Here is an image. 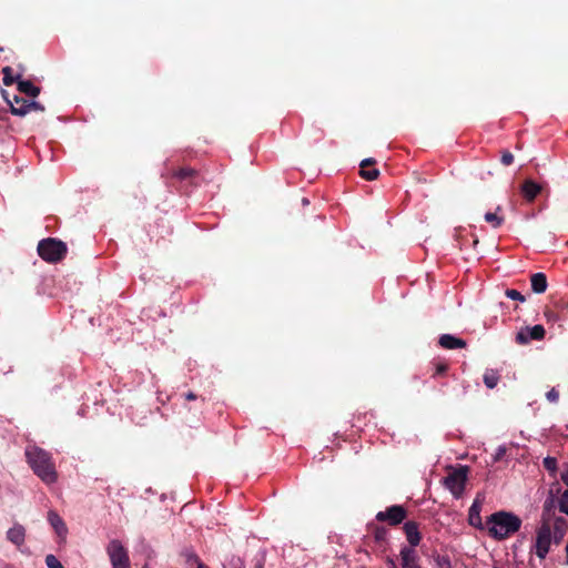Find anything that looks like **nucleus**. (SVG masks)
Returning <instances> with one entry per match:
<instances>
[{"label":"nucleus","instance_id":"nucleus-1","mask_svg":"<svg viewBox=\"0 0 568 568\" xmlns=\"http://www.w3.org/2000/svg\"><path fill=\"white\" fill-rule=\"evenodd\" d=\"M521 519L509 511L500 510L491 514L486 520V528L489 535L501 540L520 529Z\"/></svg>","mask_w":568,"mask_h":568},{"label":"nucleus","instance_id":"nucleus-2","mask_svg":"<svg viewBox=\"0 0 568 568\" xmlns=\"http://www.w3.org/2000/svg\"><path fill=\"white\" fill-rule=\"evenodd\" d=\"M27 459L34 474L39 476L44 483L52 484L57 480V471L50 455L39 448L31 447L26 452Z\"/></svg>","mask_w":568,"mask_h":568},{"label":"nucleus","instance_id":"nucleus-3","mask_svg":"<svg viewBox=\"0 0 568 568\" xmlns=\"http://www.w3.org/2000/svg\"><path fill=\"white\" fill-rule=\"evenodd\" d=\"M37 250L39 256L49 263L61 261L68 252L67 244L54 237L41 240Z\"/></svg>","mask_w":568,"mask_h":568},{"label":"nucleus","instance_id":"nucleus-4","mask_svg":"<svg viewBox=\"0 0 568 568\" xmlns=\"http://www.w3.org/2000/svg\"><path fill=\"white\" fill-rule=\"evenodd\" d=\"M112 568H131L128 550L118 539H112L106 547Z\"/></svg>","mask_w":568,"mask_h":568},{"label":"nucleus","instance_id":"nucleus-5","mask_svg":"<svg viewBox=\"0 0 568 568\" xmlns=\"http://www.w3.org/2000/svg\"><path fill=\"white\" fill-rule=\"evenodd\" d=\"M467 480V468L460 467L445 477L444 483L447 489L455 496L460 497Z\"/></svg>","mask_w":568,"mask_h":568},{"label":"nucleus","instance_id":"nucleus-6","mask_svg":"<svg viewBox=\"0 0 568 568\" xmlns=\"http://www.w3.org/2000/svg\"><path fill=\"white\" fill-rule=\"evenodd\" d=\"M551 544V528L550 525L544 523L537 531L536 537V555L544 559L549 551Z\"/></svg>","mask_w":568,"mask_h":568},{"label":"nucleus","instance_id":"nucleus-7","mask_svg":"<svg viewBox=\"0 0 568 568\" xmlns=\"http://www.w3.org/2000/svg\"><path fill=\"white\" fill-rule=\"evenodd\" d=\"M545 327L540 324L535 326H526L521 328L515 336L517 344L526 345L530 341H540L545 337Z\"/></svg>","mask_w":568,"mask_h":568},{"label":"nucleus","instance_id":"nucleus-8","mask_svg":"<svg viewBox=\"0 0 568 568\" xmlns=\"http://www.w3.org/2000/svg\"><path fill=\"white\" fill-rule=\"evenodd\" d=\"M406 515L407 513L403 506L394 505L384 511L377 513L376 519L378 521H388L389 525L395 526L400 524L406 518Z\"/></svg>","mask_w":568,"mask_h":568},{"label":"nucleus","instance_id":"nucleus-9","mask_svg":"<svg viewBox=\"0 0 568 568\" xmlns=\"http://www.w3.org/2000/svg\"><path fill=\"white\" fill-rule=\"evenodd\" d=\"M172 178L180 182H186L190 185H197L201 180L200 172L190 166L174 170L172 172Z\"/></svg>","mask_w":568,"mask_h":568},{"label":"nucleus","instance_id":"nucleus-10","mask_svg":"<svg viewBox=\"0 0 568 568\" xmlns=\"http://www.w3.org/2000/svg\"><path fill=\"white\" fill-rule=\"evenodd\" d=\"M2 95L10 105V111L12 114L19 116H24L28 114L27 105L29 101L16 94L12 97V99H10L4 90H2Z\"/></svg>","mask_w":568,"mask_h":568},{"label":"nucleus","instance_id":"nucleus-11","mask_svg":"<svg viewBox=\"0 0 568 568\" xmlns=\"http://www.w3.org/2000/svg\"><path fill=\"white\" fill-rule=\"evenodd\" d=\"M438 345L444 349L454 351L465 348L467 342L452 334H443L438 337Z\"/></svg>","mask_w":568,"mask_h":568},{"label":"nucleus","instance_id":"nucleus-12","mask_svg":"<svg viewBox=\"0 0 568 568\" xmlns=\"http://www.w3.org/2000/svg\"><path fill=\"white\" fill-rule=\"evenodd\" d=\"M483 501L477 497L474 503L471 504L469 511H468V523L475 528L484 529L486 527V524H483L481 517H480V510H481Z\"/></svg>","mask_w":568,"mask_h":568},{"label":"nucleus","instance_id":"nucleus-13","mask_svg":"<svg viewBox=\"0 0 568 568\" xmlns=\"http://www.w3.org/2000/svg\"><path fill=\"white\" fill-rule=\"evenodd\" d=\"M541 190V185L530 179L525 180L520 187L523 197L529 203L537 197Z\"/></svg>","mask_w":568,"mask_h":568},{"label":"nucleus","instance_id":"nucleus-14","mask_svg":"<svg viewBox=\"0 0 568 568\" xmlns=\"http://www.w3.org/2000/svg\"><path fill=\"white\" fill-rule=\"evenodd\" d=\"M48 521L57 532V535L64 539L68 534V528L63 519L53 510L48 513Z\"/></svg>","mask_w":568,"mask_h":568},{"label":"nucleus","instance_id":"nucleus-15","mask_svg":"<svg viewBox=\"0 0 568 568\" xmlns=\"http://www.w3.org/2000/svg\"><path fill=\"white\" fill-rule=\"evenodd\" d=\"M404 531L410 545L409 548L414 549V547H416L420 541L418 525L415 521H407L404 524Z\"/></svg>","mask_w":568,"mask_h":568},{"label":"nucleus","instance_id":"nucleus-16","mask_svg":"<svg viewBox=\"0 0 568 568\" xmlns=\"http://www.w3.org/2000/svg\"><path fill=\"white\" fill-rule=\"evenodd\" d=\"M7 539L18 547L22 546L26 539L24 527L20 524H16L7 531Z\"/></svg>","mask_w":568,"mask_h":568},{"label":"nucleus","instance_id":"nucleus-17","mask_svg":"<svg viewBox=\"0 0 568 568\" xmlns=\"http://www.w3.org/2000/svg\"><path fill=\"white\" fill-rule=\"evenodd\" d=\"M375 163L376 161L372 158L365 159L361 162L359 174L363 179L374 181L378 178L379 171L377 169H368V166H373Z\"/></svg>","mask_w":568,"mask_h":568},{"label":"nucleus","instance_id":"nucleus-18","mask_svg":"<svg viewBox=\"0 0 568 568\" xmlns=\"http://www.w3.org/2000/svg\"><path fill=\"white\" fill-rule=\"evenodd\" d=\"M400 558H402V567L403 568H419V566L416 564L417 560V554L415 549L409 547H404L400 550Z\"/></svg>","mask_w":568,"mask_h":568},{"label":"nucleus","instance_id":"nucleus-19","mask_svg":"<svg viewBox=\"0 0 568 568\" xmlns=\"http://www.w3.org/2000/svg\"><path fill=\"white\" fill-rule=\"evenodd\" d=\"M17 89L20 93L30 98H37L41 91L40 88L34 85L31 81L22 80V78L17 81Z\"/></svg>","mask_w":568,"mask_h":568},{"label":"nucleus","instance_id":"nucleus-20","mask_svg":"<svg viewBox=\"0 0 568 568\" xmlns=\"http://www.w3.org/2000/svg\"><path fill=\"white\" fill-rule=\"evenodd\" d=\"M531 291L536 294L546 292L548 283L547 276L544 273H535L530 276Z\"/></svg>","mask_w":568,"mask_h":568},{"label":"nucleus","instance_id":"nucleus-21","mask_svg":"<svg viewBox=\"0 0 568 568\" xmlns=\"http://www.w3.org/2000/svg\"><path fill=\"white\" fill-rule=\"evenodd\" d=\"M499 211H501V207L497 206L496 212H487L484 216L485 221L495 229L499 227L504 223V217L498 215Z\"/></svg>","mask_w":568,"mask_h":568},{"label":"nucleus","instance_id":"nucleus-22","mask_svg":"<svg viewBox=\"0 0 568 568\" xmlns=\"http://www.w3.org/2000/svg\"><path fill=\"white\" fill-rule=\"evenodd\" d=\"M2 73H3V84L9 87V85H12L13 83H17V81L22 78V73H17L16 75H13V70L11 67H4L2 69Z\"/></svg>","mask_w":568,"mask_h":568},{"label":"nucleus","instance_id":"nucleus-23","mask_svg":"<svg viewBox=\"0 0 568 568\" xmlns=\"http://www.w3.org/2000/svg\"><path fill=\"white\" fill-rule=\"evenodd\" d=\"M499 381V374L497 371L487 369L484 374V383L488 388H494Z\"/></svg>","mask_w":568,"mask_h":568},{"label":"nucleus","instance_id":"nucleus-24","mask_svg":"<svg viewBox=\"0 0 568 568\" xmlns=\"http://www.w3.org/2000/svg\"><path fill=\"white\" fill-rule=\"evenodd\" d=\"M505 295L514 301H518L520 303H524L526 301V297L517 290L514 288H507L505 292Z\"/></svg>","mask_w":568,"mask_h":568},{"label":"nucleus","instance_id":"nucleus-25","mask_svg":"<svg viewBox=\"0 0 568 568\" xmlns=\"http://www.w3.org/2000/svg\"><path fill=\"white\" fill-rule=\"evenodd\" d=\"M544 315L548 323H550V322L555 323V322L561 320V317H562V315L558 311H555L551 308H546Z\"/></svg>","mask_w":568,"mask_h":568},{"label":"nucleus","instance_id":"nucleus-26","mask_svg":"<svg viewBox=\"0 0 568 568\" xmlns=\"http://www.w3.org/2000/svg\"><path fill=\"white\" fill-rule=\"evenodd\" d=\"M555 306L557 311L562 315V317L568 312V298H560L559 301L555 302Z\"/></svg>","mask_w":568,"mask_h":568},{"label":"nucleus","instance_id":"nucleus-27","mask_svg":"<svg viewBox=\"0 0 568 568\" xmlns=\"http://www.w3.org/2000/svg\"><path fill=\"white\" fill-rule=\"evenodd\" d=\"M45 565L48 568H63L62 564L54 555H48L45 557Z\"/></svg>","mask_w":568,"mask_h":568},{"label":"nucleus","instance_id":"nucleus-28","mask_svg":"<svg viewBox=\"0 0 568 568\" xmlns=\"http://www.w3.org/2000/svg\"><path fill=\"white\" fill-rule=\"evenodd\" d=\"M559 510L568 516V490H565L559 499Z\"/></svg>","mask_w":568,"mask_h":568},{"label":"nucleus","instance_id":"nucleus-29","mask_svg":"<svg viewBox=\"0 0 568 568\" xmlns=\"http://www.w3.org/2000/svg\"><path fill=\"white\" fill-rule=\"evenodd\" d=\"M555 507V498L550 496L546 499L544 504V517L550 516L551 509Z\"/></svg>","mask_w":568,"mask_h":568},{"label":"nucleus","instance_id":"nucleus-30","mask_svg":"<svg viewBox=\"0 0 568 568\" xmlns=\"http://www.w3.org/2000/svg\"><path fill=\"white\" fill-rule=\"evenodd\" d=\"M500 162L508 166L511 165L514 162V155L508 150L503 151Z\"/></svg>","mask_w":568,"mask_h":568},{"label":"nucleus","instance_id":"nucleus-31","mask_svg":"<svg viewBox=\"0 0 568 568\" xmlns=\"http://www.w3.org/2000/svg\"><path fill=\"white\" fill-rule=\"evenodd\" d=\"M544 467L549 471H555L557 467V460L554 457H546L544 459Z\"/></svg>","mask_w":568,"mask_h":568},{"label":"nucleus","instance_id":"nucleus-32","mask_svg":"<svg viewBox=\"0 0 568 568\" xmlns=\"http://www.w3.org/2000/svg\"><path fill=\"white\" fill-rule=\"evenodd\" d=\"M566 525V520L564 518H557L555 520V534H559V536L561 537L562 534H564V526Z\"/></svg>","mask_w":568,"mask_h":568},{"label":"nucleus","instance_id":"nucleus-33","mask_svg":"<svg viewBox=\"0 0 568 568\" xmlns=\"http://www.w3.org/2000/svg\"><path fill=\"white\" fill-rule=\"evenodd\" d=\"M27 110H28V113L31 112V111H41V112H43L44 111V106L41 105L39 102L31 101V102H28Z\"/></svg>","mask_w":568,"mask_h":568},{"label":"nucleus","instance_id":"nucleus-34","mask_svg":"<svg viewBox=\"0 0 568 568\" xmlns=\"http://www.w3.org/2000/svg\"><path fill=\"white\" fill-rule=\"evenodd\" d=\"M546 397L549 402L556 403L559 398V393L555 388H551L547 392Z\"/></svg>","mask_w":568,"mask_h":568},{"label":"nucleus","instance_id":"nucleus-35","mask_svg":"<svg viewBox=\"0 0 568 568\" xmlns=\"http://www.w3.org/2000/svg\"><path fill=\"white\" fill-rule=\"evenodd\" d=\"M385 537H386V529H384V528H376V530H375V539L377 541H382V540L385 539Z\"/></svg>","mask_w":568,"mask_h":568},{"label":"nucleus","instance_id":"nucleus-36","mask_svg":"<svg viewBox=\"0 0 568 568\" xmlns=\"http://www.w3.org/2000/svg\"><path fill=\"white\" fill-rule=\"evenodd\" d=\"M506 454V447L499 446L496 450V454L494 456V460L498 462L503 458V456Z\"/></svg>","mask_w":568,"mask_h":568},{"label":"nucleus","instance_id":"nucleus-37","mask_svg":"<svg viewBox=\"0 0 568 568\" xmlns=\"http://www.w3.org/2000/svg\"><path fill=\"white\" fill-rule=\"evenodd\" d=\"M447 369V366L445 364H439L436 368V374L440 375L444 374Z\"/></svg>","mask_w":568,"mask_h":568},{"label":"nucleus","instance_id":"nucleus-38","mask_svg":"<svg viewBox=\"0 0 568 568\" xmlns=\"http://www.w3.org/2000/svg\"><path fill=\"white\" fill-rule=\"evenodd\" d=\"M561 480L568 486V468L561 473Z\"/></svg>","mask_w":568,"mask_h":568},{"label":"nucleus","instance_id":"nucleus-39","mask_svg":"<svg viewBox=\"0 0 568 568\" xmlns=\"http://www.w3.org/2000/svg\"><path fill=\"white\" fill-rule=\"evenodd\" d=\"M185 398L187 400H193L196 398V395L193 393V392H189L186 395H185Z\"/></svg>","mask_w":568,"mask_h":568},{"label":"nucleus","instance_id":"nucleus-40","mask_svg":"<svg viewBox=\"0 0 568 568\" xmlns=\"http://www.w3.org/2000/svg\"><path fill=\"white\" fill-rule=\"evenodd\" d=\"M387 565L389 568H397L395 561L392 558H387Z\"/></svg>","mask_w":568,"mask_h":568},{"label":"nucleus","instance_id":"nucleus-41","mask_svg":"<svg viewBox=\"0 0 568 568\" xmlns=\"http://www.w3.org/2000/svg\"><path fill=\"white\" fill-rule=\"evenodd\" d=\"M194 561L197 562V568H206L201 561H199V558L196 556L193 557Z\"/></svg>","mask_w":568,"mask_h":568},{"label":"nucleus","instance_id":"nucleus-42","mask_svg":"<svg viewBox=\"0 0 568 568\" xmlns=\"http://www.w3.org/2000/svg\"><path fill=\"white\" fill-rule=\"evenodd\" d=\"M18 69H19L18 73H22L23 74V72L26 71V68L22 64H19Z\"/></svg>","mask_w":568,"mask_h":568},{"label":"nucleus","instance_id":"nucleus-43","mask_svg":"<svg viewBox=\"0 0 568 568\" xmlns=\"http://www.w3.org/2000/svg\"><path fill=\"white\" fill-rule=\"evenodd\" d=\"M234 568H244L243 562L239 559L237 565Z\"/></svg>","mask_w":568,"mask_h":568},{"label":"nucleus","instance_id":"nucleus-44","mask_svg":"<svg viewBox=\"0 0 568 568\" xmlns=\"http://www.w3.org/2000/svg\"><path fill=\"white\" fill-rule=\"evenodd\" d=\"M302 203H303V205H308V204H310V201H308V199L303 197V199H302Z\"/></svg>","mask_w":568,"mask_h":568},{"label":"nucleus","instance_id":"nucleus-45","mask_svg":"<svg viewBox=\"0 0 568 568\" xmlns=\"http://www.w3.org/2000/svg\"><path fill=\"white\" fill-rule=\"evenodd\" d=\"M255 568H263V564L261 561L256 562Z\"/></svg>","mask_w":568,"mask_h":568},{"label":"nucleus","instance_id":"nucleus-46","mask_svg":"<svg viewBox=\"0 0 568 568\" xmlns=\"http://www.w3.org/2000/svg\"><path fill=\"white\" fill-rule=\"evenodd\" d=\"M566 552H567V564H568V542H567V546H566Z\"/></svg>","mask_w":568,"mask_h":568},{"label":"nucleus","instance_id":"nucleus-47","mask_svg":"<svg viewBox=\"0 0 568 568\" xmlns=\"http://www.w3.org/2000/svg\"><path fill=\"white\" fill-rule=\"evenodd\" d=\"M143 568H150L148 565H144Z\"/></svg>","mask_w":568,"mask_h":568},{"label":"nucleus","instance_id":"nucleus-48","mask_svg":"<svg viewBox=\"0 0 568 568\" xmlns=\"http://www.w3.org/2000/svg\"><path fill=\"white\" fill-rule=\"evenodd\" d=\"M493 568H499V567H497V566H494Z\"/></svg>","mask_w":568,"mask_h":568}]
</instances>
